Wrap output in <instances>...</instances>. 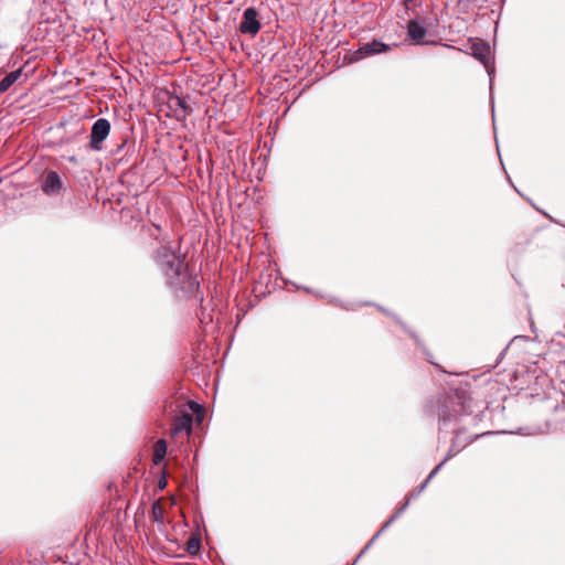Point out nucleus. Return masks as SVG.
<instances>
[{"label": "nucleus", "mask_w": 565, "mask_h": 565, "mask_svg": "<svg viewBox=\"0 0 565 565\" xmlns=\"http://www.w3.org/2000/svg\"><path fill=\"white\" fill-rule=\"evenodd\" d=\"M153 262L174 290L192 295L199 288V281L192 277L182 258L168 245H161L153 253Z\"/></svg>", "instance_id": "f257e3e1"}, {"label": "nucleus", "mask_w": 565, "mask_h": 565, "mask_svg": "<svg viewBox=\"0 0 565 565\" xmlns=\"http://www.w3.org/2000/svg\"><path fill=\"white\" fill-rule=\"evenodd\" d=\"M438 20L428 17H415L406 24V35L413 45L430 44L424 38L429 33V29L437 26ZM435 42H431L434 44Z\"/></svg>", "instance_id": "f03ea898"}, {"label": "nucleus", "mask_w": 565, "mask_h": 565, "mask_svg": "<svg viewBox=\"0 0 565 565\" xmlns=\"http://www.w3.org/2000/svg\"><path fill=\"white\" fill-rule=\"evenodd\" d=\"M110 132V122L106 118H98L92 126L89 136V148L94 151L103 149V142Z\"/></svg>", "instance_id": "7ed1b4c3"}, {"label": "nucleus", "mask_w": 565, "mask_h": 565, "mask_svg": "<svg viewBox=\"0 0 565 565\" xmlns=\"http://www.w3.org/2000/svg\"><path fill=\"white\" fill-rule=\"evenodd\" d=\"M258 12L254 7L246 8L243 12V20L239 24V32L255 36L260 30Z\"/></svg>", "instance_id": "20e7f679"}, {"label": "nucleus", "mask_w": 565, "mask_h": 565, "mask_svg": "<svg viewBox=\"0 0 565 565\" xmlns=\"http://www.w3.org/2000/svg\"><path fill=\"white\" fill-rule=\"evenodd\" d=\"M41 189L49 196L60 194L63 189V182L58 173L53 170L47 171L41 182Z\"/></svg>", "instance_id": "39448f33"}, {"label": "nucleus", "mask_w": 565, "mask_h": 565, "mask_svg": "<svg viewBox=\"0 0 565 565\" xmlns=\"http://www.w3.org/2000/svg\"><path fill=\"white\" fill-rule=\"evenodd\" d=\"M394 46H396V44L388 45L379 40H373L371 42L362 44L355 52V55L358 56V58H363L365 56H372L380 53L388 52Z\"/></svg>", "instance_id": "423d86ee"}, {"label": "nucleus", "mask_w": 565, "mask_h": 565, "mask_svg": "<svg viewBox=\"0 0 565 565\" xmlns=\"http://www.w3.org/2000/svg\"><path fill=\"white\" fill-rule=\"evenodd\" d=\"M450 405H454V397H447L444 403H441L440 399H437L436 402L437 415L441 429L456 419L455 414L450 412Z\"/></svg>", "instance_id": "0eeeda50"}, {"label": "nucleus", "mask_w": 565, "mask_h": 565, "mask_svg": "<svg viewBox=\"0 0 565 565\" xmlns=\"http://www.w3.org/2000/svg\"><path fill=\"white\" fill-rule=\"evenodd\" d=\"M471 52L472 56L479 60L488 71L489 76H491V73L493 72L489 70V62L491 60V47L488 43L483 41L473 42L471 44Z\"/></svg>", "instance_id": "6e6552de"}, {"label": "nucleus", "mask_w": 565, "mask_h": 565, "mask_svg": "<svg viewBox=\"0 0 565 565\" xmlns=\"http://www.w3.org/2000/svg\"><path fill=\"white\" fill-rule=\"evenodd\" d=\"M192 414L182 412L181 415L177 416L173 420L171 436L175 437L182 431H185L188 435H190L192 433Z\"/></svg>", "instance_id": "1a4fd4ad"}, {"label": "nucleus", "mask_w": 565, "mask_h": 565, "mask_svg": "<svg viewBox=\"0 0 565 565\" xmlns=\"http://www.w3.org/2000/svg\"><path fill=\"white\" fill-rule=\"evenodd\" d=\"M169 106L174 109L178 119L185 118L192 110L184 97L178 95L169 97Z\"/></svg>", "instance_id": "9d476101"}, {"label": "nucleus", "mask_w": 565, "mask_h": 565, "mask_svg": "<svg viewBox=\"0 0 565 565\" xmlns=\"http://www.w3.org/2000/svg\"><path fill=\"white\" fill-rule=\"evenodd\" d=\"M408 507V501L406 503H403L397 510L396 512L382 525V527L375 533V535L370 540V542L365 545V548H370L371 546H373V543L380 537V535L387 529L391 526L392 523H394L401 515L402 513L407 509Z\"/></svg>", "instance_id": "9b49d317"}, {"label": "nucleus", "mask_w": 565, "mask_h": 565, "mask_svg": "<svg viewBox=\"0 0 565 565\" xmlns=\"http://www.w3.org/2000/svg\"><path fill=\"white\" fill-rule=\"evenodd\" d=\"M22 75V68L8 73L0 81V95L7 92Z\"/></svg>", "instance_id": "f8f14e48"}, {"label": "nucleus", "mask_w": 565, "mask_h": 565, "mask_svg": "<svg viewBox=\"0 0 565 565\" xmlns=\"http://www.w3.org/2000/svg\"><path fill=\"white\" fill-rule=\"evenodd\" d=\"M167 455V444L163 439L157 441L153 452V462L159 465Z\"/></svg>", "instance_id": "ddd939ff"}, {"label": "nucleus", "mask_w": 565, "mask_h": 565, "mask_svg": "<svg viewBox=\"0 0 565 565\" xmlns=\"http://www.w3.org/2000/svg\"><path fill=\"white\" fill-rule=\"evenodd\" d=\"M152 516H153V521L157 523L162 524L164 522L163 510H162L160 503H158V502L153 503V505H152Z\"/></svg>", "instance_id": "4468645a"}, {"label": "nucleus", "mask_w": 565, "mask_h": 565, "mask_svg": "<svg viewBox=\"0 0 565 565\" xmlns=\"http://www.w3.org/2000/svg\"><path fill=\"white\" fill-rule=\"evenodd\" d=\"M452 458V452L448 451L446 457L430 471L426 480H428V483L430 480L438 473V471L441 469V467L450 459Z\"/></svg>", "instance_id": "2eb2a0df"}, {"label": "nucleus", "mask_w": 565, "mask_h": 565, "mask_svg": "<svg viewBox=\"0 0 565 565\" xmlns=\"http://www.w3.org/2000/svg\"><path fill=\"white\" fill-rule=\"evenodd\" d=\"M199 550H200V539L195 537V536L190 537L186 543V551L190 554H196L199 552Z\"/></svg>", "instance_id": "dca6fc26"}, {"label": "nucleus", "mask_w": 565, "mask_h": 565, "mask_svg": "<svg viewBox=\"0 0 565 565\" xmlns=\"http://www.w3.org/2000/svg\"><path fill=\"white\" fill-rule=\"evenodd\" d=\"M478 437H479V435H476V436L472 438V440H475V439H476V438H478ZM457 438H458V434H457V435H456V437L452 439L451 446H450V448H449V450H448V451H451V452H452V457H454L455 455H457L459 451H461V449H462V448H465V447H466V445H467V444H469V443L471 441V439H470L469 441H467V443H466V444H463V445H458V443H457Z\"/></svg>", "instance_id": "f3484780"}, {"label": "nucleus", "mask_w": 565, "mask_h": 565, "mask_svg": "<svg viewBox=\"0 0 565 565\" xmlns=\"http://www.w3.org/2000/svg\"><path fill=\"white\" fill-rule=\"evenodd\" d=\"M427 484H428V480H425L417 489H414L413 491H411L404 503H406L407 501L409 503L413 499H416L425 490Z\"/></svg>", "instance_id": "a211bd4d"}, {"label": "nucleus", "mask_w": 565, "mask_h": 565, "mask_svg": "<svg viewBox=\"0 0 565 565\" xmlns=\"http://www.w3.org/2000/svg\"><path fill=\"white\" fill-rule=\"evenodd\" d=\"M189 408L191 409V412H192V413H195V414H198V415H199L200 413H203V412H204V409L202 408V406H201L199 403L194 402V401H190V402H189Z\"/></svg>", "instance_id": "6ab92c4d"}, {"label": "nucleus", "mask_w": 565, "mask_h": 565, "mask_svg": "<svg viewBox=\"0 0 565 565\" xmlns=\"http://www.w3.org/2000/svg\"><path fill=\"white\" fill-rule=\"evenodd\" d=\"M369 548H365V546L362 548V551L359 553L358 557L355 558V561L353 562L352 565H355L358 559L365 553L367 552Z\"/></svg>", "instance_id": "aec40b11"}, {"label": "nucleus", "mask_w": 565, "mask_h": 565, "mask_svg": "<svg viewBox=\"0 0 565 565\" xmlns=\"http://www.w3.org/2000/svg\"><path fill=\"white\" fill-rule=\"evenodd\" d=\"M431 408H433V406H426V413H427L428 415H433V413H434V412H433V409H431Z\"/></svg>", "instance_id": "412c9836"}, {"label": "nucleus", "mask_w": 565, "mask_h": 565, "mask_svg": "<svg viewBox=\"0 0 565 565\" xmlns=\"http://www.w3.org/2000/svg\"><path fill=\"white\" fill-rule=\"evenodd\" d=\"M166 484H167V481H166V480H162V481H160V483H159V488H160V489H163V488L166 487Z\"/></svg>", "instance_id": "4be33fe9"}, {"label": "nucleus", "mask_w": 565, "mask_h": 565, "mask_svg": "<svg viewBox=\"0 0 565 565\" xmlns=\"http://www.w3.org/2000/svg\"><path fill=\"white\" fill-rule=\"evenodd\" d=\"M124 147H125V142H122L121 145L118 146L116 153H118Z\"/></svg>", "instance_id": "5701e85b"}, {"label": "nucleus", "mask_w": 565, "mask_h": 565, "mask_svg": "<svg viewBox=\"0 0 565 565\" xmlns=\"http://www.w3.org/2000/svg\"><path fill=\"white\" fill-rule=\"evenodd\" d=\"M303 290H305L306 292H309V294L311 292V289H310V288H303Z\"/></svg>", "instance_id": "b1692460"}, {"label": "nucleus", "mask_w": 565, "mask_h": 565, "mask_svg": "<svg viewBox=\"0 0 565 565\" xmlns=\"http://www.w3.org/2000/svg\"><path fill=\"white\" fill-rule=\"evenodd\" d=\"M413 0H404V3L407 6L409 2H412Z\"/></svg>", "instance_id": "393cba45"}, {"label": "nucleus", "mask_w": 565, "mask_h": 565, "mask_svg": "<svg viewBox=\"0 0 565 565\" xmlns=\"http://www.w3.org/2000/svg\"><path fill=\"white\" fill-rule=\"evenodd\" d=\"M380 311L384 312V313H387V310L383 309V308H380Z\"/></svg>", "instance_id": "a878e982"}, {"label": "nucleus", "mask_w": 565, "mask_h": 565, "mask_svg": "<svg viewBox=\"0 0 565 565\" xmlns=\"http://www.w3.org/2000/svg\"><path fill=\"white\" fill-rule=\"evenodd\" d=\"M380 311L384 312V313H387V310L383 309V308H380Z\"/></svg>", "instance_id": "bb28decb"}, {"label": "nucleus", "mask_w": 565, "mask_h": 565, "mask_svg": "<svg viewBox=\"0 0 565 565\" xmlns=\"http://www.w3.org/2000/svg\"><path fill=\"white\" fill-rule=\"evenodd\" d=\"M380 311L384 312V313H387V310L383 309V308H380Z\"/></svg>", "instance_id": "cd10ccee"}]
</instances>
